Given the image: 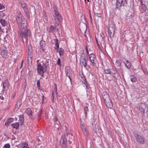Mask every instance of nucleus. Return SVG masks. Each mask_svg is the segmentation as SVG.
<instances>
[{"mask_svg": "<svg viewBox=\"0 0 148 148\" xmlns=\"http://www.w3.org/2000/svg\"><path fill=\"white\" fill-rule=\"evenodd\" d=\"M16 20L18 24L21 25L22 28H23L25 29L27 28L26 20L24 18H22V15L20 12H19V14L17 15Z\"/></svg>", "mask_w": 148, "mask_h": 148, "instance_id": "obj_1", "label": "nucleus"}, {"mask_svg": "<svg viewBox=\"0 0 148 148\" xmlns=\"http://www.w3.org/2000/svg\"><path fill=\"white\" fill-rule=\"evenodd\" d=\"M47 60L45 59L43 60V66H42L39 64L38 65L37 71L38 73L42 76L44 75L43 73L46 71L47 67L48 65V62L44 63V62Z\"/></svg>", "mask_w": 148, "mask_h": 148, "instance_id": "obj_2", "label": "nucleus"}, {"mask_svg": "<svg viewBox=\"0 0 148 148\" xmlns=\"http://www.w3.org/2000/svg\"><path fill=\"white\" fill-rule=\"evenodd\" d=\"M26 28L24 29L23 28H22V29H21V34L23 38H24L26 40H27L28 39V37L30 36L31 32L29 30L27 29L26 31Z\"/></svg>", "mask_w": 148, "mask_h": 148, "instance_id": "obj_3", "label": "nucleus"}, {"mask_svg": "<svg viewBox=\"0 0 148 148\" xmlns=\"http://www.w3.org/2000/svg\"><path fill=\"white\" fill-rule=\"evenodd\" d=\"M84 54H82L80 62L81 63H82L84 66V67H86L87 65V62L88 61V58L87 56H83Z\"/></svg>", "mask_w": 148, "mask_h": 148, "instance_id": "obj_4", "label": "nucleus"}, {"mask_svg": "<svg viewBox=\"0 0 148 148\" xmlns=\"http://www.w3.org/2000/svg\"><path fill=\"white\" fill-rule=\"evenodd\" d=\"M134 136L136 138V141L141 144H143L145 142V139L144 137H142L141 136L135 134Z\"/></svg>", "mask_w": 148, "mask_h": 148, "instance_id": "obj_5", "label": "nucleus"}, {"mask_svg": "<svg viewBox=\"0 0 148 148\" xmlns=\"http://www.w3.org/2000/svg\"><path fill=\"white\" fill-rule=\"evenodd\" d=\"M90 59L93 66L96 65V58L94 54L91 53L89 55Z\"/></svg>", "mask_w": 148, "mask_h": 148, "instance_id": "obj_6", "label": "nucleus"}, {"mask_svg": "<svg viewBox=\"0 0 148 148\" xmlns=\"http://www.w3.org/2000/svg\"><path fill=\"white\" fill-rule=\"evenodd\" d=\"M10 84L7 79H6L3 83V90L2 91H7L8 89Z\"/></svg>", "mask_w": 148, "mask_h": 148, "instance_id": "obj_7", "label": "nucleus"}, {"mask_svg": "<svg viewBox=\"0 0 148 148\" xmlns=\"http://www.w3.org/2000/svg\"><path fill=\"white\" fill-rule=\"evenodd\" d=\"M125 2L124 0H117L116 7L119 8L122 6H124L125 5Z\"/></svg>", "mask_w": 148, "mask_h": 148, "instance_id": "obj_8", "label": "nucleus"}, {"mask_svg": "<svg viewBox=\"0 0 148 148\" xmlns=\"http://www.w3.org/2000/svg\"><path fill=\"white\" fill-rule=\"evenodd\" d=\"M139 108L140 110L143 113L145 112V111L148 110V109L146 105L144 103L141 104Z\"/></svg>", "mask_w": 148, "mask_h": 148, "instance_id": "obj_9", "label": "nucleus"}, {"mask_svg": "<svg viewBox=\"0 0 148 148\" xmlns=\"http://www.w3.org/2000/svg\"><path fill=\"white\" fill-rule=\"evenodd\" d=\"M65 73L66 76L69 77L70 81L71 82V79L70 76L71 75L72 73H71L70 69L69 67H67L66 68Z\"/></svg>", "mask_w": 148, "mask_h": 148, "instance_id": "obj_10", "label": "nucleus"}, {"mask_svg": "<svg viewBox=\"0 0 148 148\" xmlns=\"http://www.w3.org/2000/svg\"><path fill=\"white\" fill-rule=\"evenodd\" d=\"M115 31V26H113L112 27L110 26L109 28V33L111 36L113 37Z\"/></svg>", "mask_w": 148, "mask_h": 148, "instance_id": "obj_11", "label": "nucleus"}, {"mask_svg": "<svg viewBox=\"0 0 148 148\" xmlns=\"http://www.w3.org/2000/svg\"><path fill=\"white\" fill-rule=\"evenodd\" d=\"M102 97L105 101L110 99L109 95L108 93L106 91H104L102 93Z\"/></svg>", "mask_w": 148, "mask_h": 148, "instance_id": "obj_12", "label": "nucleus"}, {"mask_svg": "<svg viewBox=\"0 0 148 148\" xmlns=\"http://www.w3.org/2000/svg\"><path fill=\"white\" fill-rule=\"evenodd\" d=\"M81 126L82 130L84 134L86 136H87L88 134V132L86 130V126L84 125L83 124H81Z\"/></svg>", "mask_w": 148, "mask_h": 148, "instance_id": "obj_13", "label": "nucleus"}, {"mask_svg": "<svg viewBox=\"0 0 148 148\" xmlns=\"http://www.w3.org/2000/svg\"><path fill=\"white\" fill-rule=\"evenodd\" d=\"M14 120V119L13 118H9L6 121L5 124V125L7 127H8L9 124L13 121Z\"/></svg>", "mask_w": 148, "mask_h": 148, "instance_id": "obj_14", "label": "nucleus"}, {"mask_svg": "<svg viewBox=\"0 0 148 148\" xmlns=\"http://www.w3.org/2000/svg\"><path fill=\"white\" fill-rule=\"evenodd\" d=\"M1 55L3 58L7 57L8 56L7 51L5 49L2 50L1 53Z\"/></svg>", "mask_w": 148, "mask_h": 148, "instance_id": "obj_15", "label": "nucleus"}, {"mask_svg": "<svg viewBox=\"0 0 148 148\" xmlns=\"http://www.w3.org/2000/svg\"><path fill=\"white\" fill-rule=\"evenodd\" d=\"M56 29L58 31L59 29H56V27L54 25H51L50 27L49 32L50 33H53L54 32L56 31Z\"/></svg>", "mask_w": 148, "mask_h": 148, "instance_id": "obj_16", "label": "nucleus"}, {"mask_svg": "<svg viewBox=\"0 0 148 148\" xmlns=\"http://www.w3.org/2000/svg\"><path fill=\"white\" fill-rule=\"evenodd\" d=\"M106 105L108 108H111L112 107V104L111 101L109 99V100L105 101Z\"/></svg>", "mask_w": 148, "mask_h": 148, "instance_id": "obj_17", "label": "nucleus"}, {"mask_svg": "<svg viewBox=\"0 0 148 148\" xmlns=\"http://www.w3.org/2000/svg\"><path fill=\"white\" fill-rule=\"evenodd\" d=\"M55 21L56 23H60L62 19L61 15L54 16Z\"/></svg>", "mask_w": 148, "mask_h": 148, "instance_id": "obj_18", "label": "nucleus"}, {"mask_svg": "<svg viewBox=\"0 0 148 148\" xmlns=\"http://www.w3.org/2000/svg\"><path fill=\"white\" fill-rule=\"evenodd\" d=\"M60 142L63 145H65L67 143V140L65 136H62L61 138Z\"/></svg>", "mask_w": 148, "mask_h": 148, "instance_id": "obj_19", "label": "nucleus"}, {"mask_svg": "<svg viewBox=\"0 0 148 148\" xmlns=\"http://www.w3.org/2000/svg\"><path fill=\"white\" fill-rule=\"evenodd\" d=\"M11 125L13 128H15L16 129H17L19 127V124L18 123H12L11 124Z\"/></svg>", "mask_w": 148, "mask_h": 148, "instance_id": "obj_20", "label": "nucleus"}, {"mask_svg": "<svg viewBox=\"0 0 148 148\" xmlns=\"http://www.w3.org/2000/svg\"><path fill=\"white\" fill-rule=\"evenodd\" d=\"M58 94L57 92V88H56V90L55 92H53L52 95V97L53 98L52 99V101L53 102L54 101V98L55 97H57L58 96Z\"/></svg>", "mask_w": 148, "mask_h": 148, "instance_id": "obj_21", "label": "nucleus"}, {"mask_svg": "<svg viewBox=\"0 0 148 148\" xmlns=\"http://www.w3.org/2000/svg\"><path fill=\"white\" fill-rule=\"evenodd\" d=\"M21 7L23 9L24 11L28 10L27 4L25 3H21Z\"/></svg>", "mask_w": 148, "mask_h": 148, "instance_id": "obj_22", "label": "nucleus"}, {"mask_svg": "<svg viewBox=\"0 0 148 148\" xmlns=\"http://www.w3.org/2000/svg\"><path fill=\"white\" fill-rule=\"evenodd\" d=\"M124 63L126 67L128 69H130L131 67V64L128 60H126Z\"/></svg>", "mask_w": 148, "mask_h": 148, "instance_id": "obj_23", "label": "nucleus"}, {"mask_svg": "<svg viewBox=\"0 0 148 148\" xmlns=\"http://www.w3.org/2000/svg\"><path fill=\"white\" fill-rule=\"evenodd\" d=\"M0 22L3 26H5L7 24V23L5 20L3 19H1L0 20Z\"/></svg>", "mask_w": 148, "mask_h": 148, "instance_id": "obj_24", "label": "nucleus"}, {"mask_svg": "<svg viewBox=\"0 0 148 148\" xmlns=\"http://www.w3.org/2000/svg\"><path fill=\"white\" fill-rule=\"evenodd\" d=\"M21 102V99H19L16 102V106L17 108L20 107L22 104Z\"/></svg>", "mask_w": 148, "mask_h": 148, "instance_id": "obj_25", "label": "nucleus"}, {"mask_svg": "<svg viewBox=\"0 0 148 148\" xmlns=\"http://www.w3.org/2000/svg\"><path fill=\"white\" fill-rule=\"evenodd\" d=\"M142 10H141L142 12H145L147 9V7L146 5L145 4H143L142 5Z\"/></svg>", "mask_w": 148, "mask_h": 148, "instance_id": "obj_26", "label": "nucleus"}, {"mask_svg": "<svg viewBox=\"0 0 148 148\" xmlns=\"http://www.w3.org/2000/svg\"><path fill=\"white\" fill-rule=\"evenodd\" d=\"M130 79L132 82H135L137 80L136 78L134 75H132L130 76Z\"/></svg>", "mask_w": 148, "mask_h": 148, "instance_id": "obj_27", "label": "nucleus"}, {"mask_svg": "<svg viewBox=\"0 0 148 148\" xmlns=\"http://www.w3.org/2000/svg\"><path fill=\"white\" fill-rule=\"evenodd\" d=\"M83 80H84V83L85 84V85L86 86V88L87 89H88L89 87V85L87 84V83L86 80V78L85 77H84L83 78Z\"/></svg>", "mask_w": 148, "mask_h": 148, "instance_id": "obj_28", "label": "nucleus"}, {"mask_svg": "<svg viewBox=\"0 0 148 148\" xmlns=\"http://www.w3.org/2000/svg\"><path fill=\"white\" fill-rule=\"evenodd\" d=\"M25 112L28 115H32V112L30 108H27L26 109Z\"/></svg>", "mask_w": 148, "mask_h": 148, "instance_id": "obj_29", "label": "nucleus"}, {"mask_svg": "<svg viewBox=\"0 0 148 148\" xmlns=\"http://www.w3.org/2000/svg\"><path fill=\"white\" fill-rule=\"evenodd\" d=\"M19 121V123H21V125L23 124L24 121V119L23 116H20Z\"/></svg>", "mask_w": 148, "mask_h": 148, "instance_id": "obj_30", "label": "nucleus"}, {"mask_svg": "<svg viewBox=\"0 0 148 148\" xmlns=\"http://www.w3.org/2000/svg\"><path fill=\"white\" fill-rule=\"evenodd\" d=\"M43 16H44V22L46 23H47L48 22V18L47 17V16L46 15V14L45 12H44L43 14Z\"/></svg>", "mask_w": 148, "mask_h": 148, "instance_id": "obj_31", "label": "nucleus"}, {"mask_svg": "<svg viewBox=\"0 0 148 148\" xmlns=\"http://www.w3.org/2000/svg\"><path fill=\"white\" fill-rule=\"evenodd\" d=\"M55 49L56 50H58L59 47V45L58 43V39H56V41L55 43Z\"/></svg>", "mask_w": 148, "mask_h": 148, "instance_id": "obj_32", "label": "nucleus"}, {"mask_svg": "<svg viewBox=\"0 0 148 148\" xmlns=\"http://www.w3.org/2000/svg\"><path fill=\"white\" fill-rule=\"evenodd\" d=\"M22 146L23 148H29L28 144L25 143H23Z\"/></svg>", "mask_w": 148, "mask_h": 148, "instance_id": "obj_33", "label": "nucleus"}, {"mask_svg": "<svg viewBox=\"0 0 148 148\" xmlns=\"http://www.w3.org/2000/svg\"><path fill=\"white\" fill-rule=\"evenodd\" d=\"M26 14V16L27 17V18L29 19L30 18L28 10L24 11Z\"/></svg>", "mask_w": 148, "mask_h": 148, "instance_id": "obj_34", "label": "nucleus"}, {"mask_svg": "<svg viewBox=\"0 0 148 148\" xmlns=\"http://www.w3.org/2000/svg\"><path fill=\"white\" fill-rule=\"evenodd\" d=\"M63 129L67 132L68 130V125L67 124H64L63 126Z\"/></svg>", "mask_w": 148, "mask_h": 148, "instance_id": "obj_35", "label": "nucleus"}, {"mask_svg": "<svg viewBox=\"0 0 148 148\" xmlns=\"http://www.w3.org/2000/svg\"><path fill=\"white\" fill-rule=\"evenodd\" d=\"M27 81L26 80L24 81L23 85V89L24 91H25L26 90L27 86Z\"/></svg>", "mask_w": 148, "mask_h": 148, "instance_id": "obj_36", "label": "nucleus"}, {"mask_svg": "<svg viewBox=\"0 0 148 148\" xmlns=\"http://www.w3.org/2000/svg\"><path fill=\"white\" fill-rule=\"evenodd\" d=\"M59 54L60 56L63 55L64 54V50L62 48H60L59 51Z\"/></svg>", "mask_w": 148, "mask_h": 148, "instance_id": "obj_37", "label": "nucleus"}, {"mask_svg": "<svg viewBox=\"0 0 148 148\" xmlns=\"http://www.w3.org/2000/svg\"><path fill=\"white\" fill-rule=\"evenodd\" d=\"M112 69H110L109 74L111 75V76H112L113 77H115L114 75L116 74V73H115V72L113 73L112 71Z\"/></svg>", "mask_w": 148, "mask_h": 148, "instance_id": "obj_38", "label": "nucleus"}, {"mask_svg": "<svg viewBox=\"0 0 148 148\" xmlns=\"http://www.w3.org/2000/svg\"><path fill=\"white\" fill-rule=\"evenodd\" d=\"M40 45L41 47L43 48V47L45 46V43L44 42L41 41L40 42Z\"/></svg>", "mask_w": 148, "mask_h": 148, "instance_id": "obj_39", "label": "nucleus"}, {"mask_svg": "<svg viewBox=\"0 0 148 148\" xmlns=\"http://www.w3.org/2000/svg\"><path fill=\"white\" fill-rule=\"evenodd\" d=\"M10 145L9 143L5 144L3 147V148H10Z\"/></svg>", "mask_w": 148, "mask_h": 148, "instance_id": "obj_40", "label": "nucleus"}, {"mask_svg": "<svg viewBox=\"0 0 148 148\" xmlns=\"http://www.w3.org/2000/svg\"><path fill=\"white\" fill-rule=\"evenodd\" d=\"M84 110L85 114L86 115L87 114V112L88 110V107L87 106H85L84 108Z\"/></svg>", "mask_w": 148, "mask_h": 148, "instance_id": "obj_41", "label": "nucleus"}, {"mask_svg": "<svg viewBox=\"0 0 148 148\" xmlns=\"http://www.w3.org/2000/svg\"><path fill=\"white\" fill-rule=\"evenodd\" d=\"M115 64L117 66H119L121 65V62L119 60H117L115 63Z\"/></svg>", "mask_w": 148, "mask_h": 148, "instance_id": "obj_42", "label": "nucleus"}, {"mask_svg": "<svg viewBox=\"0 0 148 148\" xmlns=\"http://www.w3.org/2000/svg\"><path fill=\"white\" fill-rule=\"evenodd\" d=\"M110 69H106L104 70V72L106 74H109Z\"/></svg>", "mask_w": 148, "mask_h": 148, "instance_id": "obj_43", "label": "nucleus"}, {"mask_svg": "<svg viewBox=\"0 0 148 148\" xmlns=\"http://www.w3.org/2000/svg\"><path fill=\"white\" fill-rule=\"evenodd\" d=\"M57 64L58 65L60 66H61L60 60V59H59V58L57 60Z\"/></svg>", "mask_w": 148, "mask_h": 148, "instance_id": "obj_44", "label": "nucleus"}, {"mask_svg": "<svg viewBox=\"0 0 148 148\" xmlns=\"http://www.w3.org/2000/svg\"><path fill=\"white\" fill-rule=\"evenodd\" d=\"M5 8L4 6L0 3V10H2Z\"/></svg>", "mask_w": 148, "mask_h": 148, "instance_id": "obj_45", "label": "nucleus"}, {"mask_svg": "<svg viewBox=\"0 0 148 148\" xmlns=\"http://www.w3.org/2000/svg\"><path fill=\"white\" fill-rule=\"evenodd\" d=\"M55 14L54 16L60 15L58 12H57L55 10Z\"/></svg>", "mask_w": 148, "mask_h": 148, "instance_id": "obj_46", "label": "nucleus"}, {"mask_svg": "<svg viewBox=\"0 0 148 148\" xmlns=\"http://www.w3.org/2000/svg\"><path fill=\"white\" fill-rule=\"evenodd\" d=\"M96 16L98 17H101V14L100 13H96Z\"/></svg>", "mask_w": 148, "mask_h": 148, "instance_id": "obj_47", "label": "nucleus"}, {"mask_svg": "<svg viewBox=\"0 0 148 148\" xmlns=\"http://www.w3.org/2000/svg\"><path fill=\"white\" fill-rule=\"evenodd\" d=\"M42 110H41V111H40V112L39 114L38 119L40 118L42 115Z\"/></svg>", "mask_w": 148, "mask_h": 148, "instance_id": "obj_48", "label": "nucleus"}, {"mask_svg": "<svg viewBox=\"0 0 148 148\" xmlns=\"http://www.w3.org/2000/svg\"><path fill=\"white\" fill-rule=\"evenodd\" d=\"M4 16V14L3 13H1L0 14V16L1 17H3Z\"/></svg>", "mask_w": 148, "mask_h": 148, "instance_id": "obj_49", "label": "nucleus"}, {"mask_svg": "<svg viewBox=\"0 0 148 148\" xmlns=\"http://www.w3.org/2000/svg\"><path fill=\"white\" fill-rule=\"evenodd\" d=\"M32 58V56L31 55H29V54H28V59L29 60V59H31Z\"/></svg>", "mask_w": 148, "mask_h": 148, "instance_id": "obj_50", "label": "nucleus"}, {"mask_svg": "<svg viewBox=\"0 0 148 148\" xmlns=\"http://www.w3.org/2000/svg\"><path fill=\"white\" fill-rule=\"evenodd\" d=\"M37 86L38 87H40V82H37Z\"/></svg>", "mask_w": 148, "mask_h": 148, "instance_id": "obj_51", "label": "nucleus"}, {"mask_svg": "<svg viewBox=\"0 0 148 148\" xmlns=\"http://www.w3.org/2000/svg\"><path fill=\"white\" fill-rule=\"evenodd\" d=\"M87 28H86V31H85V37L86 38H87Z\"/></svg>", "mask_w": 148, "mask_h": 148, "instance_id": "obj_52", "label": "nucleus"}, {"mask_svg": "<svg viewBox=\"0 0 148 148\" xmlns=\"http://www.w3.org/2000/svg\"><path fill=\"white\" fill-rule=\"evenodd\" d=\"M58 120V119L57 118V117H55V118H54V119H53V121H57Z\"/></svg>", "mask_w": 148, "mask_h": 148, "instance_id": "obj_53", "label": "nucleus"}, {"mask_svg": "<svg viewBox=\"0 0 148 148\" xmlns=\"http://www.w3.org/2000/svg\"><path fill=\"white\" fill-rule=\"evenodd\" d=\"M0 99L1 100H3L4 99V98L3 97H2L1 96H0Z\"/></svg>", "mask_w": 148, "mask_h": 148, "instance_id": "obj_54", "label": "nucleus"}, {"mask_svg": "<svg viewBox=\"0 0 148 148\" xmlns=\"http://www.w3.org/2000/svg\"><path fill=\"white\" fill-rule=\"evenodd\" d=\"M146 25L148 26V18L146 21Z\"/></svg>", "mask_w": 148, "mask_h": 148, "instance_id": "obj_55", "label": "nucleus"}, {"mask_svg": "<svg viewBox=\"0 0 148 148\" xmlns=\"http://www.w3.org/2000/svg\"><path fill=\"white\" fill-rule=\"evenodd\" d=\"M86 51H87V54L88 55L89 54V53H88V51L87 49V48H86Z\"/></svg>", "mask_w": 148, "mask_h": 148, "instance_id": "obj_56", "label": "nucleus"}, {"mask_svg": "<svg viewBox=\"0 0 148 148\" xmlns=\"http://www.w3.org/2000/svg\"><path fill=\"white\" fill-rule=\"evenodd\" d=\"M87 34L89 36H90V34L89 33H88V31L87 32Z\"/></svg>", "mask_w": 148, "mask_h": 148, "instance_id": "obj_57", "label": "nucleus"}, {"mask_svg": "<svg viewBox=\"0 0 148 148\" xmlns=\"http://www.w3.org/2000/svg\"><path fill=\"white\" fill-rule=\"evenodd\" d=\"M23 60L21 64V66H22V65H23Z\"/></svg>", "mask_w": 148, "mask_h": 148, "instance_id": "obj_58", "label": "nucleus"}, {"mask_svg": "<svg viewBox=\"0 0 148 148\" xmlns=\"http://www.w3.org/2000/svg\"><path fill=\"white\" fill-rule=\"evenodd\" d=\"M68 135V136H69V137H70V136H72V135L71 134H69Z\"/></svg>", "mask_w": 148, "mask_h": 148, "instance_id": "obj_59", "label": "nucleus"}, {"mask_svg": "<svg viewBox=\"0 0 148 148\" xmlns=\"http://www.w3.org/2000/svg\"><path fill=\"white\" fill-rule=\"evenodd\" d=\"M90 18H91V19H92L91 16V15H90Z\"/></svg>", "mask_w": 148, "mask_h": 148, "instance_id": "obj_60", "label": "nucleus"}, {"mask_svg": "<svg viewBox=\"0 0 148 148\" xmlns=\"http://www.w3.org/2000/svg\"><path fill=\"white\" fill-rule=\"evenodd\" d=\"M87 1H89V0H87Z\"/></svg>", "mask_w": 148, "mask_h": 148, "instance_id": "obj_61", "label": "nucleus"}, {"mask_svg": "<svg viewBox=\"0 0 148 148\" xmlns=\"http://www.w3.org/2000/svg\"><path fill=\"white\" fill-rule=\"evenodd\" d=\"M85 1H86V0H85Z\"/></svg>", "mask_w": 148, "mask_h": 148, "instance_id": "obj_62", "label": "nucleus"}]
</instances>
